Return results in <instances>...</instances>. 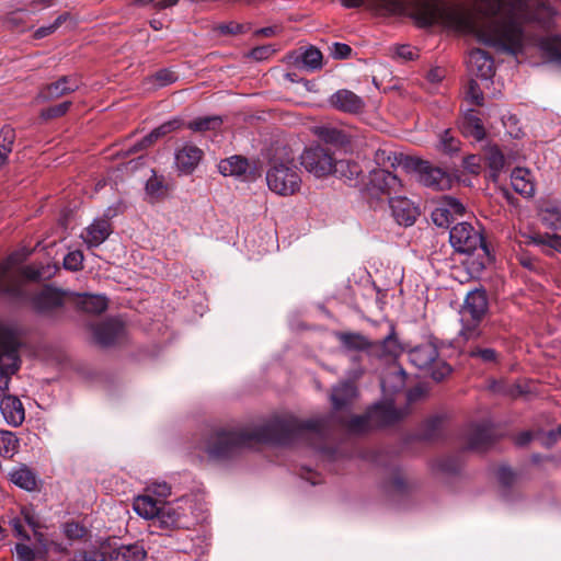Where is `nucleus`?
I'll list each match as a JSON object with an SVG mask.
<instances>
[{
  "label": "nucleus",
  "mask_w": 561,
  "mask_h": 561,
  "mask_svg": "<svg viewBox=\"0 0 561 561\" xmlns=\"http://www.w3.org/2000/svg\"><path fill=\"white\" fill-rule=\"evenodd\" d=\"M1 413L8 424L19 426L25 419L24 408L15 396H4L0 401Z\"/></svg>",
  "instance_id": "f3484780"
},
{
  "label": "nucleus",
  "mask_w": 561,
  "mask_h": 561,
  "mask_svg": "<svg viewBox=\"0 0 561 561\" xmlns=\"http://www.w3.org/2000/svg\"><path fill=\"white\" fill-rule=\"evenodd\" d=\"M332 56L336 59H345L351 56L352 48L342 43H335L331 49Z\"/></svg>",
  "instance_id": "680f3d73"
},
{
  "label": "nucleus",
  "mask_w": 561,
  "mask_h": 561,
  "mask_svg": "<svg viewBox=\"0 0 561 561\" xmlns=\"http://www.w3.org/2000/svg\"><path fill=\"white\" fill-rule=\"evenodd\" d=\"M482 88V94L489 93L491 96H496L501 93L503 84L495 79V72H476Z\"/></svg>",
  "instance_id": "c9c22d12"
},
{
  "label": "nucleus",
  "mask_w": 561,
  "mask_h": 561,
  "mask_svg": "<svg viewBox=\"0 0 561 561\" xmlns=\"http://www.w3.org/2000/svg\"><path fill=\"white\" fill-rule=\"evenodd\" d=\"M64 534L70 539H76L83 536L84 529L77 523H66L64 525Z\"/></svg>",
  "instance_id": "052dcab7"
},
{
  "label": "nucleus",
  "mask_w": 561,
  "mask_h": 561,
  "mask_svg": "<svg viewBox=\"0 0 561 561\" xmlns=\"http://www.w3.org/2000/svg\"><path fill=\"white\" fill-rule=\"evenodd\" d=\"M529 243L540 245L542 248H550L558 252H561V236L559 234H547V236H540V234H534L529 236Z\"/></svg>",
  "instance_id": "a19ab883"
},
{
  "label": "nucleus",
  "mask_w": 561,
  "mask_h": 561,
  "mask_svg": "<svg viewBox=\"0 0 561 561\" xmlns=\"http://www.w3.org/2000/svg\"><path fill=\"white\" fill-rule=\"evenodd\" d=\"M488 310L486 294L482 289H474L467 294L460 310L462 329L460 334L470 340L479 335L478 325Z\"/></svg>",
  "instance_id": "423d86ee"
},
{
  "label": "nucleus",
  "mask_w": 561,
  "mask_h": 561,
  "mask_svg": "<svg viewBox=\"0 0 561 561\" xmlns=\"http://www.w3.org/2000/svg\"><path fill=\"white\" fill-rule=\"evenodd\" d=\"M301 64L312 70L320 69L322 67V54L316 47H309L301 55Z\"/></svg>",
  "instance_id": "c03bdc74"
},
{
  "label": "nucleus",
  "mask_w": 561,
  "mask_h": 561,
  "mask_svg": "<svg viewBox=\"0 0 561 561\" xmlns=\"http://www.w3.org/2000/svg\"><path fill=\"white\" fill-rule=\"evenodd\" d=\"M539 215L547 227L554 230L561 228V210L558 207L541 208Z\"/></svg>",
  "instance_id": "ea45409f"
},
{
  "label": "nucleus",
  "mask_w": 561,
  "mask_h": 561,
  "mask_svg": "<svg viewBox=\"0 0 561 561\" xmlns=\"http://www.w3.org/2000/svg\"><path fill=\"white\" fill-rule=\"evenodd\" d=\"M146 551L139 543L123 545L113 550L111 558L115 561H142L146 558Z\"/></svg>",
  "instance_id": "c85d7f7f"
},
{
  "label": "nucleus",
  "mask_w": 561,
  "mask_h": 561,
  "mask_svg": "<svg viewBox=\"0 0 561 561\" xmlns=\"http://www.w3.org/2000/svg\"><path fill=\"white\" fill-rule=\"evenodd\" d=\"M407 375L400 367H391L381 379L385 394L401 391L405 387Z\"/></svg>",
  "instance_id": "393cba45"
},
{
  "label": "nucleus",
  "mask_w": 561,
  "mask_h": 561,
  "mask_svg": "<svg viewBox=\"0 0 561 561\" xmlns=\"http://www.w3.org/2000/svg\"><path fill=\"white\" fill-rule=\"evenodd\" d=\"M496 476L503 485H511L516 480L515 473L508 467L499 468Z\"/></svg>",
  "instance_id": "bf43d9fd"
},
{
  "label": "nucleus",
  "mask_w": 561,
  "mask_h": 561,
  "mask_svg": "<svg viewBox=\"0 0 561 561\" xmlns=\"http://www.w3.org/2000/svg\"><path fill=\"white\" fill-rule=\"evenodd\" d=\"M78 88L77 80L72 76H64L47 87V98H58Z\"/></svg>",
  "instance_id": "72a5a7b5"
},
{
  "label": "nucleus",
  "mask_w": 561,
  "mask_h": 561,
  "mask_svg": "<svg viewBox=\"0 0 561 561\" xmlns=\"http://www.w3.org/2000/svg\"><path fill=\"white\" fill-rule=\"evenodd\" d=\"M19 558L23 561H33L35 559V551L23 543H19L15 547Z\"/></svg>",
  "instance_id": "0e129e2a"
},
{
  "label": "nucleus",
  "mask_w": 561,
  "mask_h": 561,
  "mask_svg": "<svg viewBox=\"0 0 561 561\" xmlns=\"http://www.w3.org/2000/svg\"><path fill=\"white\" fill-rule=\"evenodd\" d=\"M368 190L373 194L381 193L390 198L403 192V182L397 174L385 169H376L369 174Z\"/></svg>",
  "instance_id": "9d476101"
},
{
  "label": "nucleus",
  "mask_w": 561,
  "mask_h": 561,
  "mask_svg": "<svg viewBox=\"0 0 561 561\" xmlns=\"http://www.w3.org/2000/svg\"><path fill=\"white\" fill-rule=\"evenodd\" d=\"M463 168L472 174H478L481 169L480 158L477 156H469L465 158Z\"/></svg>",
  "instance_id": "e2e57ef3"
},
{
  "label": "nucleus",
  "mask_w": 561,
  "mask_h": 561,
  "mask_svg": "<svg viewBox=\"0 0 561 561\" xmlns=\"http://www.w3.org/2000/svg\"><path fill=\"white\" fill-rule=\"evenodd\" d=\"M178 0H168V7L175 4ZM368 3L376 10L394 13L401 10L400 0H342V4L346 8H358Z\"/></svg>",
  "instance_id": "b1692460"
},
{
  "label": "nucleus",
  "mask_w": 561,
  "mask_h": 561,
  "mask_svg": "<svg viewBox=\"0 0 561 561\" xmlns=\"http://www.w3.org/2000/svg\"><path fill=\"white\" fill-rule=\"evenodd\" d=\"M10 480L12 483L26 491H33L36 489V477L26 467L13 469L10 472Z\"/></svg>",
  "instance_id": "2f4dec72"
},
{
  "label": "nucleus",
  "mask_w": 561,
  "mask_h": 561,
  "mask_svg": "<svg viewBox=\"0 0 561 561\" xmlns=\"http://www.w3.org/2000/svg\"><path fill=\"white\" fill-rule=\"evenodd\" d=\"M431 368H432L431 376L436 381L443 380L451 371L450 366L448 364H446L445 362H438L434 366L432 365Z\"/></svg>",
  "instance_id": "13d9d810"
},
{
  "label": "nucleus",
  "mask_w": 561,
  "mask_h": 561,
  "mask_svg": "<svg viewBox=\"0 0 561 561\" xmlns=\"http://www.w3.org/2000/svg\"><path fill=\"white\" fill-rule=\"evenodd\" d=\"M18 331L0 322V398L9 390L11 377L20 368Z\"/></svg>",
  "instance_id": "20e7f679"
},
{
  "label": "nucleus",
  "mask_w": 561,
  "mask_h": 561,
  "mask_svg": "<svg viewBox=\"0 0 561 561\" xmlns=\"http://www.w3.org/2000/svg\"><path fill=\"white\" fill-rule=\"evenodd\" d=\"M375 160L378 164L390 167H394L399 162L396 153L386 149H378L375 153Z\"/></svg>",
  "instance_id": "3c124183"
},
{
  "label": "nucleus",
  "mask_w": 561,
  "mask_h": 561,
  "mask_svg": "<svg viewBox=\"0 0 561 561\" xmlns=\"http://www.w3.org/2000/svg\"><path fill=\"white\" fill-rule=\"evenodd\" d=\"M34 302L37 309L46 310L60 306L62 304V295L55 288L46 287L35 298Z\"/></svg>",
  "instance_id": "473e14b6"
},
{
  "label": "nucleus",
  "mask_w": 561,
  "mask_h": 561,
  "mask_svg": "<svg viewBox=\"0 0 561 561\" xmlns=\"http://www.w3.org/2000/svg\"><path fill=\"white\" fill-rule=\"evenodd\" d=\"M266 183L272 192L280 196H290L300 190V172L294 154L286 147H283L282 152L272 160L266 172Z\"/></svg>",
  "instance_id": "7ed1b4c3"
},
{
  "label": "nucleus",
  "mask_w": 561,
  "mask_h": 561,
  "mask_svg": "<svg viewBox=\"0 0 561 561\" xmlns=\"http://www.w3.org/2000/svg\"><path fill=\"white\" fill-rule=\"evenodd\" d=\"M176 79L174 72H156L149 77V80L157 87L167 85L174 82Z\"/></svg>",
  "instance_id": "4d7b16f0"
},
{
  "label": "nucleus",
  "mask_w": 561,
  "mask_h": 561,
  "mask_svg": "<svg viewBox=\"0 0 561 561\" xmlns=\"http://www.w3.org/2000/svg\"><path fill=\"white\" fill-rule=\"evenodd\" d=\"M300 163L308 173L321 179L335 172L337 161L328 149L316 145L304 150L300 156Z\"/></svg>",
  "instance_id": "0eeeda50"
},
{
  "label": "nucleus",
  "mask_w": 561,
  "mask_h": 561,
  "mask_svg": "<svg viewBox=\"0 0 561 561\" xmlns=\"http://www.w3.org/2000/svg\"><path fill=\"white\" fill-rule=\"evenodd\" d=\"M249 162L240 156L224 159L218 164V170L224 176H240L247 172Z\"/></svg>",
  "instance_id": "bb28decb"
},
{
  "label": "nucleus",
  "mask_w": 561,
  "mask_h": 561,
  "mask_svg": "<svg viewBox=\"0 0 561 561\" xmlns=\"http://www.w3.org/2000/svg\"><path fill=\"white\" fill-rule=\"evenodd\" d=\"M480 18L465 7L437 0H417L413 16L422 25L440 24L473 34L481 43L516 55L523 50L525 35L520 18L538 23L542 28L553 25L556 11L540 0H477Z\"/></svg>",
  "instance_id": "f257e3e1"
},
{
  "label": "nucleus",
  "mask_w": 561,
  "mask_h": 561,
  "mask_svg": "<svg viewBox=\"0 0 561 561\" xmlns=\"http://www.w3.org/2000/svg\"><path fill=\"white\" fill-rule=\"evenodd\" d=\"M460 129L466 137H471L477 141H481L485 137V129L480 117L473 110H467L460 122Z\"/></svg>",
  "instance_id": "412c9836"
},
{
  "label": "nucleus",
  "mask_w": 561,
  "mask_h": 561,
  "mask_svg": "<svg viewBox=\"0 0 561 561\" xmlns=\"http://www.w3.org/2000/svg\"><path fill=\"white\" fill-rule=\"evenodd\" d=\"M491 440V431L488 426L478 427L471 438L470 447L472 449H482Z\"/></svg>",
  "instance_id": "a18cd8bd"
},
{
  "label": "nucleus",
  "mask_w": 561,
  "mask_h": 561,
  "mask_svg": "<svg viewBox=\"0 0 561 561\" xmlns=\"http://www.w3.org/2000/svg\"><path fill=\"white\" fill-rule=\"evenodd\" d=\"M451 247L460 253H472L479 247H483V238L479 230L469 222L455 225L449 232Z\"/></svg>",
  "instance_id": "1a4fd4ad"
},
{
  "label": "nucleus",
  "mask_w": 561,
  "mask_h": 561,
  "mask_svg": "<svg viewBox=\"0 0 561 561\" xmlns=\"http://www.w3.org/2000/svg\"><path fill=\"white\" fill-rule=\"evenodd\" d=\"M493 66L492 57L480 48L471 50L467 59L468 70H492Z\"/></svg>",
  "instance_id": "7c9ffc66"
},
{
  "label": "nucleus",
  "mask_w": 561,
  "mask_h": 561,
  "mask_svg": "<svg viewBox=\"0 0 561 561\" xmlns=\"http://www.w3.org/2000/svg\"><path fill=\"white\" fill-rule=\"evenodd\" d=\"M123 331V324L118 320H110L95 325L93 336L99 344L108 346L117 341Z\"/></svg>",
  "instance_id": "a211bd4d"
},
{
  "label": "nucleus",
  "mask_w": 561,
  "mask_h": 561,
  "mask_svg": "<svg viewBox=\"0 0 561 561\" xmlns=\"http://www.w3.org/2000/svg\"><path fill=\"white\" fill-rule=\"evenodd\" d=\"M282 427L279 422H273L252 434L243 432H217L205 446V451L210 459L228 458L244 447H250L252 440L272 442L274 432Z\"/></svg>",
  "instance_id": "f03ea898"
},
{
  "label": "nucleus",
  "mask_w": 561,
  "mask_h": 561,
  "mask_svg": "<svg viewBox=\"0 0 561 561\" xmlns=\"http://www.w3.org/2000/svg\"><path fill=\"white\" fill-rule=\"evenodd\" d=\"M316 135L324 142L337 147L350 146L355 138L353 134L334 127H318Z\"/></svg>",
  "instance_id": "4be33fe9"
},
{
  "label": "nucleus",
  "mask_w": 561,
  "mask_h": 561,
  "mask_svg": "<svg viewBox=\"0 0 561 561\" xmlns=\"http://www.w3.org/2000/svg\"><path fill=\"white\" fill-rule=\"evenodd\" d=\"M110 236V224L105 219L94 220L81 234L89 247H98Z\"/></svg>",
  "instance_id": "5701e85b"
},
{
  "label": "nucleus",
  "mask_w": 561,
  "mask_h": 561,
  "mask_svg": "<svg viewBox=\"0 0 561 561\" xmlns=\"http://www.w3.org/2000/svg\"><path fill=\"white\" fill-rule=\"evenodd\" d=\"M356 397V388L351 382H343L336 386L331 394V401L335 410L347 405Z\"/></svg>",
  "instance_id": "c756f323"
},
{
  "label": "nucleus",
  "mask_w": 561,
  "mask_h": 561,
  "mask_svg": "<svg viewBox=\"0 0 561 561\" xmlns=\"http://www.w3.org/2000/svg\"><path fill=\"white\" fill-rule=\"evenodd\" d=\"M466 96L470 102L477 105L483 104L484 96L482 94V88L480 87V82L476 72L467 83Z\"/></svg>",
  "instance_id": "79ce46f5"
},
{
  "label": "nucleus",
  "mask_w": 561,
  "mask_h": 561,
  "mask_svg": "<svg viewBox=\"0 0 561 561\" xmlns=\"http://www.w3.org/2000/svg\"><path fill=\"white\" fill-rule=\"evenodd\" d=\"M83 254L80 251L69 252L64 259V266L70 271H78L82 267Z\"/></svg>",
  "instance_id": "8fccbe9b"
},
{
  "label": "nucleus",
  "mask_w": 561,
  "mask_h": 561,
  "mask_svg": "<svg viewBox=\"0 0 561 561\" xmlns=\"http://www.w3.org/2000/svg\"><path fill=\"white\" fill-rule=\"evenodd\" d=\"M70 18L69 13H62L60 14L54 23H51L48 26H42L35 31V37L36 38H43L45 36H48L49 34L54 33L64 22H66Z\"/></svg>",
  "instance_id": "49530a36"
},
{
  "label": "nucleus",
  "mask_w": 561,
  "mask_h": 561,
  "mask_svg": "<svg viewBox=\"0 0 561 561\" xmlns=\"http://www.w3.org/2000/svg\"><path fill=\"white\" fill-rule=\"evenodd\" d=\"M19 448V439L8 431H0V455L3 457H12Z\"/></svg>",
  "instance_id": "58836bf2"
},
{
  "label": "nucleus",
  "mask_w": 561,
  "mask_h": 561,
  "mask_svg": "<svg viewBox=\"0 0 561 561\" xmlns=\"http://www.w3.org/2000/svg\"><path fill=\"white\" fill-rule=\"evenodd\" d=\"M161 504L160 500H154L149 494L138 495L134 500L133 508L137 515L145 519L158 518L161 525H175L178 522L175 514Z\"/></svg>",
  "instance_id": "6e6552de"
},
{
  "label": "nucleus",
  "mask_w": 561,
  "mask_h": 561,
  "mask_svg": "<svg viewBox=\"0 0 561 561\" xmlns=\"http://www.w3.org/2000/svg\"><path fill=\"white\" fill-rule=\"evenodd\" d=\"M222 124V119L220 116L214 115V116H204V117H197L193 121H191L187 125V127L197 133L207 131V130H216L218 129Z\"/></svg>",
  "instance_id": "f704fd0d"
},
{
  "label": "nucleus",
  "mask_w": 561,
  "mask_h": 561,
  "mask_svg": "<svg viewBox=\"0 0 561 561\" xmlns=\"http://www.w3.org/2000/svg\"><path fill=\"white\" fill-rule=\"evenodd\" d=\"M339 339L347 350H363L368 346L367 340L360 334L341 333L339 334Z\"/></svg>",
  "instance_id": "37998d69"
},
{
  "label": "nucleus",
  "mask_w": 561,
  "mask_h": 561,
  "mask_svg": "<svg viewBox=\"0 0 561 561\" xmlns=\"http://www.w3.org/2000/svg\"><path fill=\"white\" fill-rule=\"evenodd\" d=\"M488 163L495 176L504 167V156L499 149L492 148L488 153Z\"/></svg>",
  "instance_id": "de8ad7c7"
},
{
  "label": "nucleus",
  "mask_w": 561,
  "mask_h": 561,
  "mask_svg": "<svg viewBox=\"0 0 561 561\" xmlns=\"http://www.w3.org/2000/svg\"><path fill=\"white\" fill-rule=\"evenodd\" d=\"M80 305L87 312L100 313L106 309L107 299L101 295H83Z\"/></svg>",
  "instance_id": "4c0bfd02"
},
{
  "label": "nucleus",
  "mask_w": 561,
  "mask_h": 561,
  "mask_svg": "<svg viewBox=\"0 0 561 561\" xmlns=\"http://www.w3.org/2000/svg\"><path fill=\"white\" fill-rule=\"evenodd\" d=\"M203 159V151L193 144L185 142L175 150L174 165L180 174H192Z\"/></svg>",
  "instance_id": "4468645a"
},
{
  "label": "nucleus",
  "mask_w": 561,
  "mask_h": 561,
  "mask_svg": "<svg viewBox=\"0 0 561 561\" xmlns=\"http://www.w3.org/2000/svg\"><path fill=\"white\" fill-rule=\"evenodd\" d=\"M329 104L337 111L355 114L363 110L365 103L354 92L341 89L330 96Z\"/></svg>",
  "instance_id": "dca6fc26"
},
{
  "label": "nucleus",
  "mask_w": 561,
  "mask_h": 561,
  "mask_svg": "<svg viewBox=\"0 0 561 561\" xmlns=\"http://www.w3.org/2000/svg\"><path fill=\"white\" fill-rule=\"evenodd\" d=\"M471 357H477L481 359L485 364L495 363L497 359V354L493 348H480L477 347L470 352Z\"/></svg>",
  "instance_id": "603ef678"
},
{
  "label": "nucleus",
  "mask_w": 561,
  "mask_h": 561,
  "mask_svg": "<svg viewBox=\"0 0 561 561\" xmlns=\"http://www.w3.org/2000/svg\"><path fill=\"white\" fill-rule=\"evenodd\" d=\"M409 360L415 367L420 369L431 368L434 364L435 359L438 356L437 348L431 344L425 343L419 346H415L409 352Z\"/></svg>",
  "instance_id": "aec40b11"
},
{
  "label": "nucleus",
  "mask_w": 561,
  "mask_h": 561,
  "mask_svg": "<svg viewBox=\"0 0 561 561\" xmlns=\"http://www.w3.org/2000/svg\"><path fill=\"white\" fill-rule=\"evenodd\" d=\"M419 181L426 187L435 191H446L454 186L455 178L440 168L427 162L417 165Z\"/></svg>",
  "instance_id": "9b49d317"
},
{
  "label": "nucleus",
  "mask_w": 561,
  "mask_h": 561,
  "mask_svg": "<svg viewBox=\"0 0 561 561\" xmlns=\"http://www.w3.org/2000/svg\"><path fill=\"white\" fill-rule=\"evenodd\" d=\"M542 55L550 61L561 65V36L548 35L539 41Z\"/></svg>",
  "instance_id": "cd10ccee"
},
{
  "label": "nucleus",
  "mask_w": 561,
  "mask_h": 561,
  "mask_svg": "<svg viewBox=\"0 0 561 561\" xmlns=\"http://www.w3.org/2000/svg\"><path fill=\"white\" fill-rule=\"evenodd\" d=\"M402 416H403V413L397 411L391 405H386V407L378 405L370 412L369 415H360V416L352 417L348 423V427L353 432H363L368 427V425L373 419H376V421H378L380 423L388 424V423H392V422L401 419Z\"/></svg>",
  "instance_id": "ddd939ff"
},
{
  "label": "nucleus",
  "mask_w": 561,
  "mask_h": 561,
  "mask_svg": "<svg viewBox=\"0 0 561 561\" xmlns=\"http://www.w3.org/2000/svg\"><path fill=\"white\" fill-rule=\"evenodd\" d=\"M182 126V121L180 118H173L161 124L159 127L154 128L149 135L144 137V139L134 146V150H140L150 146L157 139L168 135L171 131L179 129Z\"/></svg>",
  "instance_id": "a878e982"
},
{
  "label": "nucleus",
  "mask_w": 561,
  "mask_h": 561,
  "mask_svg": "<svg viewBox=\"0 0 561 561\" xmlns=\"http://www.w3.org/2000/svg\"><path fill=\"white\" fill-rule=\"evenodd\" d=\"M10 525H11L12 529L14 530L15 536H18L22 539H25V540L30 539V536L24 530L23 524L20 518L11 519Z\"/></svg>",
  "instance_id": "774afa93"
},
{
  "label": "nucleus",
  "mask_w": 561,
  "mask_h": 561,
  "mask_svg": "<svg viewBox=\"0 0 561 561\" xmlns=\"http://www.w3.org/2000/svg\"><path fill=\"white\" fill-rule=\"evenodd\" d=\"M21 256L10 255L0 266V290L15 295L24 280L42 278L43 272L32 266H21Z\"/></svg>",
  "instance_id": "39448f33"
},
{
  "label": "nucleus",
  "mask_w": 561,
  "mask_h": 561,
  "mask_svg": "<svg viewBox=\"0 0 561 561\" xmlns=\"http://www.w3.org/2000/svg\"><path fill=\"white\" fill-rule=\"evenodd\" d=\"M146 192L152 197H158L164 193L163 182L154 173L147 180Z\"/></svg>",
  "instance_id": "09e8293b"
},
{
  "label": "nucleus",
  "mask_w": 561,
  "mask_h": 561,
  "mask_svg": "<svg viewBox=\"0 0 561 561\" xmlns=\"http://www.w3.org/2000/svg\"><path fill=\"white\" fill-rule=\"evenodd\" d=\"M397 57L404 59V60H412L417 54L416 49H414L411 46L402 45L397 48Z\"/></svg>",
  "instance_id": "69168bd1"
},
{
  "label": "nucleus",
  "mask_w": 561,
  "mask_h": 561,
  "mask_svg": "<svg viewBox=\"0 0 561 561\" xmlns=\"http://www.w3.org/2000/svg\"><path fill=\"white\" fill-rule=\"evenodd\" d=\"M70 107V102H62L58 105L43 110L41 117L44 119H50L64 115Z\"/></svg>",
  "instance_id": "864d4df0"
},
{
  "label": "nucleus",
  "mask_w": 561,
  "mask_h": 561,
  "mask_svg": "<svg viewBox=\"0 0 561 561\" xmlns=\"http://www.w3.org/2000/svg\"><path fill=\"white\" fill-rule=\"evenodd\" d=\"M463 204L455 197L444 196L432 211L433 222L438 227L448 228L450 224L465 214Z\"/></svg>",
  "instance_id": "f8f14e48"
},
{
  "label": "nucleus",
  "mask_w": 561,
  "mask_h": 561,
  "mask_svg": "<svg viewBox=\"0 0 561 561\" xmlns=\"http://www.w3.org/2000/svg\"><path fill=\"white\" fill-rule=\"evenodd\" d=\"M15 133L11 127H3L0 130V164H5L12 151Z\"/></svg>",
  "instance_id": "e433bc0d"
},
{
  "label": "nucleus",
  "mask_w": 561,
  "mask_h": 561,
  "mask_svg": "<svg viewBox=\"0 0 561 561\" xmlns=\"http://www.w3.org/2000/svg\"><path fill=\"white\" fill-rule=\"evenodd\" d=\"M511 183L514 191L522 196L529 198L535 195V179L528 169L515 168L511 174Z\"/></svg>",
  "instance_id": "6ab92c4d"
},
{
  "label": "nucleus",
  "mask_w": 561,
  "mask_h": 561,
  "mask_svg": "<svg viewBox=\"0 0 561 561\" xmlns=\"http://www.w3.org/2000/svg\"><path fill=\"white\" fill-rule=\"evenodd\" d=\"M459 141L455 139L448 130H445L440 136L439 146L443 151L451 153L458 150Z\"/></svg>",
  "instance_id": "5fc2aeb1"
},
{
  "label": "nucleus",
  "mask_w": 561,
  "mask_h": 561,
  "mask_svg": "<svg viewBox=\"0 0 561 561\" xmlns=\"http://www.w3.org/2000/svg\"><path fill=\"white\" fill-rule=\"evenodd\" d=\"M389 206L396 221L402 226H412L417 217V209L414 204L400 194L389 198Z\"/></svg>",
  "instance_id": "2eb2a0df"
},
{
  "label": "nucleus",
  "mask_w": 561,
  "mask_h": 561,
  "mask_svg": "<svg viewBox=\"0 0 561 561\" xmlns=\"http://www.w3.org/2000/svg\"><path fill=\"white\" fill-rule=\"evenodd\" d=\"M147 491L159 499H165L171 494V488L167 482H153L147 488Z\"/></svg>",
  "instance_id": "6e6d98bb"
},
{
  "label": "nucleus",
  "mask_w": 561,
  "mask_h": 561,
  "mask_svg": "<svg viewBox=\"0 0 561 561\" xmlns=\"http://www.w3.org/2000/svg\"><path fill=\"white\" fill-rule=\"evenodd\" d=\"M21 515L24 519V522L33 529H36L38 527L37 518L34 514V512L28 507H23L21 510Z\"/></svg>",
  "instance_id": "338daca9"
}]
</instances>
